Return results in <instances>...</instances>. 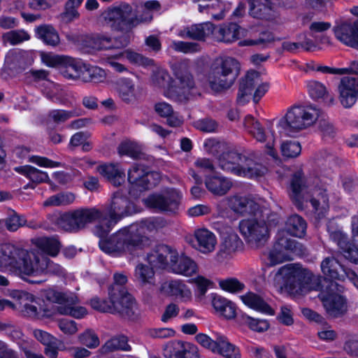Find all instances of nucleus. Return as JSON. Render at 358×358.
<instances>
[{"instance_id": "39448f33", "label": "nucleus", "mask_w": 358, "mask_h": 358, "mask_svg": "<svg viewBox=\"0 0 358 358\" xmlns=\"http://www.w3.org/2000/svg\"><path fill=\"white\" fill-rule=\"evenodd\" d=\"M220 167L241 177L255 178L264 176L266 167L251 156H246L237 152L224 153L219 159Z\"/></svg>"}, {"instance_id": "473e14b6", "label": "nucleus", "mask_w": 358, "mask_h": 358, "mask_svg": "<svg viewBox=\"0 0 358 358\" xmlns=\"http://www.w3.org/2000/svg\"><path fill=\"white\" fill-rule=\"evenodd\" d=\"M327 231L330 238L336 243L338 246L342 250L344 257L352 262V259L348 256V255L354 256L352 253L355 252L352 241L349 242L347 235L331 222L327 225Z\"/></svg>"}, {"instance_id": "f257e3e1", "label": "nucleus", "mask_w": 358, "mask_h": 358, "mask_svg": "<svg viewBox=\"0 0 358 358\" xmlns=\"http://www.w3.org/2000/svg\"><path fill=\"white\" fill-rule=\"evenodd\" d=\"M5 268L31 283L40 284L43 280H29L43 273L61 275L63 268L38 252H29L11 243L0 245V268Z\"/></svg>"}, {"instance_id": "603ef678", "label": "nucleus", "mask_w": 358, "mask_h": 358, "mask_svg": "<svg viewBox=\"0 0 358 358\" xmlns=\"http://www.w3.org/2000/svg\"><path fill=\"white\" fill-rule=\"evenodd\" d=\"M37 247L43 252L55 257L56 256L60 249L59 242L55 238L43 237L37 239Z\"/></svg>"}, {"instance_id": "c9c22d12", "label": "nucleus", "mask_w": 358, "mask_h": 358, "mask_svg": "<svg viewBox=\"0 0 358 358\" xmlns=\"http://www.w3.org/2000/svg\"><path fill=\"white\" fill-rule=\"evenodd\" d=\"M306 222L303 217L295 214L287 219L284 229L280 231H284L287 237L289 234L292 236L301 238L306 234Z\"/></svg>"}, {"instance_id": "4be33fe9", "label": "nucleus", "mask_w": 358, "mask_h": 358, "mask_svg": "<svg viewBox=\"0 0 358 358\" xmlns=\"http://www.w3.org/2000/svg\"><path fill=\"white\" fill-rule=\"evenodd\" d=\"M350 13L358 17V6L350 9ZM335 37L342 43L358 49V20L354 23L341 22L333 29Z\"/></svg>"}, {"instance_id": "052dcab7", "label": "nucleus", "mask_w": 358, "mask_h": 358, "mask_svg": "<svg viewBox=\"0 0 358 358\" xmlns=\"http://www.w3.org/2000/svg\"><path fill=\"white\" fill-rule=\"evenodd\" d=\"M103 348L106 351H114V350H130V346L128 344V340L126 336H120L113 337L106 342L103 345Z\"/></svg>"}, {"instance_id": "423d86ee", "label": "nucleus", "mask_w": 358, "mask_h": 358, "mask_svg": "<svg viewBox=\"0 0 358 358\" xmlns=\"http://www.w3.org/2000/svg\"><path fill=\"white\" fill-rule=\"evenodd\" d=\"M174 79L164 94L178 101L191 99L197 93L195 81L187 62H180L173 66Z\"/></svg>"}, {"instance_id": "aec40b11", "label": "nucleus", "mask_w": 358, "mask_h": 358, "mask_svg": "<svg viewBox=\"0 0 358 358\" xmlns=\"http://www.w3.org/2000/svg\"><path fill=\"white\" fill-rule=\"evenodd\" d=\"M180 193L176 189L170 188L159 194L150 195L145 199L146 205L159 211L175 212L179 206Z\"/></svg>"}, {"instance_id": "0e129e2a", "label": "nucleus", "mask_w": 358, "mask_h": 358, "mask_svg": "<svg viewBox=\"0 0 358 358\" xmlns=\"http://www.w3.org/2000/svg\"><path fill=\"white\" fill-rule=\"evenodd\" d=\"M79 342L90 349L97 348L99 344V338L97 334L92 329H87L78 336Z\"/></svg>"}, {"instance_id": "2f4dec72", "label": "nucleus", "mask_w": 358, "mask_h": 358, "mask_svg": "<svg viewBox=\"0 0 358 358\" xmlns=\"http://www.w3.org/2000/svg\"><path fill=\"white\" fill-rule=\"evenodd\" d=\"M203 3L199 5L201 13H206L215 20H222L231 9V3L226 0H203Z\"/></svg>"}, {"instance_id": "a211bd4d", "label": "nucleus", "mask_w": 358, "mask_h": 358, "mask_svg": "<svg viewBox=\"0 0 358 358\" xmlns=\"http://www.w3.org/2000/svg\"><path fill=\"white\" fill-rule=\"evenodd\" d=\"M226 201L229 208L236 214L247 216L261 213L262 201L257 196L235 194L227 197Z\"/></svg>"}, {"instance_id": "09e8293b", "label": "nucleus", "mask_w": 358, "mask_h": 358, "mask_svg": "<svg viewBox=\"0 0 358 358\" xmlns=\"http://www.w3.org/2000/svg\"><path fill=\"white\" fill-rule=\"evenodd\" d=\"M15 170L29 178L32 182H49V177L46 172L37 169L36 168L26 165L19 167H15Z\"/></svg>"}, {"instance_id": "9b49d317", "label": "nucleus", "mask_w": 358, "mask_h": 358, "mask_svg": "<svg viewBox=\"0 0 358 358\" xmlns=\"http://www.w3.org/2000/svg\"><path fill=\"white\" fill-rule=\"evenodd\" d=\"M301 247L296 241L285 236L284 231H278L275 244L269 251L264 254V259L269 266L282 264L292 260L291 253L300 252Z\"/></svg>"}, {"instance_id": "49530a36", "label": "nucleus", "mask_w": 358, "mask_h": 358, "mask_svg": "<svg viewBox=\"0 0 358 358\" xmlns=\"http://www.w3.org/2000/svg\"><path fill=\"white\" fill-rule=\"evenodd\" d=\"M29 34L24 29H16L3 33L1 41L3 45H17L30 39Z\"/></svg>"}, {"instance_id": "5701e85b", "label": "nucleus", "mask_w": 358, "mask_h": 358, "mask_svg": "<svg viewBox=\"0 0 358 358\" xmlns=\"http://www.w3.org/2000/svg\"><path fill=\"white\" fill-rule=\"evenodd\" d=\"M338 99L344 108H351L358 99V78L343 76L338 85Z\"/></svg>"}, {"instance_id": "bb28decb", "label": "nucleus", "mask_w": 358, "mask_h": 358, "mask_svg": "<svg viewBox=\"0 0 358 358\" xmlns=\"http://www.w3.org/2000/svg\"><path fill=\"white\" fill-rule=\"evenodd\" d=\"M174 255L176 258L171 259L169 263V268L173 273L190 277L199 272V266L192 258L185 255L179 256L176 250Z\"/></svg>"}, {"instance_id": "393cba45", "label": "nucleus", "mask_w": 358, "mask_h": 358, "mask_svg": "<svg viewBox=\"0 0 358 358\" xmlns=\"http://www.w3.org/2000/svg\"><path fill=\"white\" fill-rule=\"evenodd\" d=\"M115 90L118 97L127 103L136 101L139 97V89L129 78L122 77L115 83Z\"/></svg>"}, {"instance_id": "c85d7f7f", "label": "nucleus", "mask_w": 358, "mask_h": 358, "mask_svg": "<svg viewBox=\"0 0 358 358\" xmlns=\"http://www.w3.org/2000/svg\"><path fill=\"white\" fill-rule=\"evenodd\" d=\"M162 290L169 296L179 299L182 302L191 301L192 298L190 288L181 280H172L164 282Z\"/></svg>"}, {"instance_id": "b1692460", "label": "nucleus", "mask_w": 358, "mask_h": 358, "mask_svg": "<svg viewBox=\"0 0 358 358\" xmlns=\"http://www.w3.org/2000/svg\"><path fill=\"white\" fill-rule=\"evenodd\" d=\"M90 43L91 47L97 50L121 49L129 43V41L125 36L113 38L107 34H97L93 36Z\"/></svg>"}, {"instance_id": "a18cd8bd", "label": "nucleus", "mask_w": 358, "mask_h": 358, "mask_svg": "<svg viewBox=\"0 0 358 358\" xmlns=\"http://www.w3.org/2000/svg\"><path fill=\"white\" fill-rule=\"evenodd\" d=\"M64 64L66 66L62 69V73L65 78L72 80L83 79L85 74V64L67 57H66Z\"/></svg>"}, {"instance_id": "9d476101", "label": "nucleus", "mask_w": 358, "mask_h": 358, "mask_svg": "<svg viewBox=\"0 0 358 358\" xmlns=\"http://www.w3.org/2000/svg\"><path fill=\"white\" fill-rule=\"evenodd\" d=\"M103 216V211L96 208H80L62 215L58 220L59 227L65 231H78L88 224L99 221L95 233L97 235L98 226Z\"/></svg>"}, {"instance_id": "0eeeda50", "label": "nucleus", "mask_w": 358, "mask_h": 358, "mask_svg": "<svg viewBox=\"0 0 358 358\" xmlns=\"http://www.w3.org/2000/svg\"><path fill=\"white\" fill-rule=\"evenodd\" d=\"M133 211V203L127 198L122 189L115 192L107 208V213L103 216L97 229V236L103 237L107 235L115 225L124 216L130 215Z\"/></svg>"}, {"instance_id": "f704fd0d", "label": "nucleus", "mask_w": 358, "mask_h": 358, "mask_svg": "<svg viewBox=\"0 0 358 358\" xmlns=\"http://www.w3.org/2000/svg\"><path fill=\"white\" fill-rule=\"evenodd\" d=\"M174 258V250L166 245L159 246L147 256V260L152 268L169 267V263Z\"/></svg>"}, {"instance_id": "e2e57ef3", "label": "nucleus", "mask_w": 358, "mask_h": 358, "mask_svg": "<svg viewBox=\"0 0 358 358\" xmlns=\"http://www.w3.org/2000/svg\"><path fill=\"white\" fill-rule=\"evenodd\" d=\"M221 334L216 332L214 333L213 338H210L209 336L205 334H198L195 336V339L196 342L200 344L202 347L206 349L209 350L212 352H215V350L217 348V341Z\"/></svg>"}, {"instance_id": "412c9836", "label": "nucleus", "mask_w": 358, "mask_h": 358, "mask_svg": "<svg viewBox=\"0 0 358 358\" xmlns=\"http://www.w3.org/2000/svg\"><path fill=\"white\" fill-rule=\"evenodd\" d=\"M110 308L120 306V310L110 311V313H119L123 317L132 318L136 315L137 306L134 299L122 287H113L110 292Z\"/></svg>"}, {"instance_id": "864d4df0", "label": "nucleus", "mask_w": 358, "mask_h": 358, "mask_svg": "<svg viewBox=\"0 0 358 358\" xmlns=\"http://www.w3.org/2000/svg\"><path fill=\"white\" fill-rule=\"evenodd\" d=\"M75 199V195L71 192H61L50 196L44 201L43 205L45 206H66L73 203Z\"/></svg>"}, {"instance_id": "3c124183", "label": "nucleus", "mask_w": 358, "mask_h": 358, "mask_svg": "<svg viewBox=\"0 0 358 358\" xmlns=\"http://www.w3.org/2000/svg\"><path fill=\"white\" fill-rule=\"evenodd\" d=\"M18 297L22 305V311L27 317H36L38 315V308L32 303L35 301V296L27 292H20Z\"/></svg>"}, {"instance_id": "5fc2aeb1", "label": "nucleus", "mask_w": 358, "mask_h": 358, "mask_svg": "<svg viewBox=\"0 0 358 358\" xmlns=\"http://www.w3.org/2000/svg\"><path fill=\"white\" fill-rule=\"evenodd\" d=\"M135 277L141 285L153 284L155 280L153 268L140 264L136 267Z\"/></svg>"}, {"instance_id": "a19ab883", "label": "nucleus", "mask_w": 358, "mask_h": 358, "mask_svg": "<svg viewBox=\"0 0 358 358\" xmlns=\"http://www.w3.org/2000/svg\"><path fill=\"white\" fill-rule=\"evenodd\" d=\"M321 271L325 278L331 280H341L343 275L341 274L343 266L334 257L324 258L320 264Z\"/></svg>"}, {"instance_id": "7c9ffc66", "label": "nucleus", "mask_w": 358, "mask_h": 358, "mask_svg": "<svg viewBox=\"0 0 358 358\" xmlns=\"http://www.w3.org/2000/svg\"><path fill=\"white\" fill-rule=\"evenodd\" d=\"M246 35L247 30L234 22L224 23L215 31L217 40L227 43H234Z\"/></svg>"}, {"instance_id": "4d7b16f0", "label": "nucleus", "mask_w": 358, "mask_h": 358, "mask_svg": "<svg viewBox=\"0 0 358 358\" xmlns=\"http://www.w3.org/2000/svg\"><path fill=\"white\" fill-rule=\"evenodd\" d=\"M169 48L176 52L185 54L194 53L200 51V45L197 43L185 42L181 41H170Z\"/></svg>"}, {"instance_id": "ea45409f", "label": "nucleus", "mask_w": 358, "mask_h": 358, "mask_svg": "<svg viewBox=\"0 0 358 358\" xmlns=\"http://www.w3.org/2000/svg\"><path fill=\"white\" fill-rule=\"evenodd\" d=\"M307 91L310 97L315 101L328 99L329 104H334L335 99L329 95L325 85L317 80H310L306 84Z\"/></svg>"}, {"instance_id": "dca6fc26", "label": "nucleus", "mask_w": 358, "mask_h": 358, "mask_svg": "<svg viewBox=\"0 0 358 358\" xmlns=\"http://www.w3.org/2000/svg\"><path fill=\"white\" fill-rule=\"evenodd\" d=\"M159 179L157 172H148L141 165H134L128 171V180L130 184L129 194L138 196V193L155 186Z\"/></svg>"}, {"instance_id": "f8f14e48", "label": "nucleus", "mask_w": 358, "mask_h": 358, "mask_svg": "<svg viewBox=\"0 0 358 358\" xmlns=\"http://www.w3.org/2000/svg\"><path fill=\"white\" fill-rule=\"evenodd\" d=\"M307 275L308 271L299 265L287 264L280 267L275 273L274 282L292 293L299 294L303 290V283Z\"/></svg>"}, {"instance_id": "338daca9", "label": "nucleus", "mask_w": 358, "mask_h": 358, "mask_svg": "<svg viewBox=\"0 0 358 358\" xmlns=\"http://www.w3.org/2000/svg\"><path fill=\"white\" fill-rule=\"evenodd\" d=\"M194 282L196 284L197 287L196 297L199 301H201L204 299L208 287L211 284V282L210 280L202 275H197L194 279Z\"/></svg>"}, {"instance_id": "c756f323", "label": "nucleus", "mask_w": 358, "mask_h": 358, "mask_svg": "<svg viewBox=\"0 0 358 358\" xmlns=\"http://www.w3.org/2000/svg\"><path fill=\"white\" fill-rule=\"evenodd\" d=\"M205 185L213 195L222 196L231 189L233 182L230 178L219 173L207 176L205 178Z\"/></svg>"}, {"instance_id": "cd10ccee", "label": "nucleus", "mask_w": 358, "mask_h": 358, "mask_svg": "<svg viewBox=\"0 0 358 358\" xmlns=\"http://www.w3.org/2000/svg\"><path fill=\"white\" fill-rule=\"evenodd\" d=\"M31 63L29 52L20 49L9 50L5 58V66L15 73L25 69Z\"/></svg>"}, {"instance_id": "13d9d810", "label": "nucleus", "mask_w": 358, "mask_h": 358, "mask_svg": "<svg viewBox=\"0 0 358 358\" xmlns=\"http://www.w3.org/2000/svg\"><path fill=\"white\" fill-rule=\"evenodd\" d=\"M3 226L10 232H15L27 224V220L23 215L14 213L3 220Z\"/></svg>"}, {"instance_id": "20e7f679", "label": "nucleus", "mask_w": 358, "mask_h": 358, "mask_svg": "<svg viewBox=\"0 0 358 358\" xmlns=\"http://www.w3.org/2000/svg\"><path fill=\"white\" fill-rule=\"evenodd\" d=\"M240 69L239 62L233 57L215 59L207 74L210 88L216 92L229 89L237 78Z\"/></svg>"}, {"instance_id": "680f3d73", "label": "nucleus", "mask_w": 358, "mask_h": 358, "mask_svg": "<svg viewBox=\"0 0 358 358\" xmlns=\"http://www.w3.org/2000/svg\"><path fill=\"white\" fill-rule=\"evenodd\" d=\"M172 80L169 73L164 69L156 71L152 76V83L157 87L164 88V92L171 86Z\"/></svg>"}, {"instance_id": "e433bc0d", "label": "nucleus", "mask_w": 358, "mask_h": 358, "mask_svg": "<svg viewBox=\"0 0 358 358\" xmlns=\"http://www.w3.org/2000/svg\"><path fill=\"white\" fill-rule=\"evenodd\" d=\"M211 299L212 306L216 312L227 319L236 317V307L233 302L216 294H212Z\"/></svg>"}, {"instance_id": "774afa93", "label": "nucleus", "mask_w": 358, "mask_h": 358, "mask_svg": "<svg viewBox=\"0 0 358 358\" xmlns=\"http://www.w3.org/2000/svg\"><path fill=\"white\" fill-rule=\"evenodd\" d=\"M351 226L352 234V241L353 245H355L354 249H355V252L352 253L354 256L351 255H348V256L352 259V262L358 264V215L352 217Z\"/></svg>"}, {"instance_id": "ddd939ff", "label": "nucleus", "mask_w": 358, "mask_h": 358, "mask_svg": "<svg viewBox=\"0 0 358 358\" xmlns=\"http://www.w3.org/2000/svg\"><path fill=\"white\" fill-rule=\"evenodd\" d=\"M238 227L245 241L252 248L263 245L268 238V227L264 220L244 219L239 222Z\"/></svg>"}, {"instance_id": "7ed1b4c3", "label": "nucleus", "mask_w": 358, "mask_h": 358, "mask_svg": "<svg viewBox=\"0 0 358 358\" xmlns=\"http://www.w3.org/2000/svg\"><path fill=\"white\" fill-rule=\"evenodd\" d=\"M290 196L299 208L309 201L316 213L323 216L329 208V196L327 189L319 186V180H308L304 182L302 172H296L291 180Z\"/></svg>"}, {"instance_id": "8fccbe9b", "label": "nucleus", "mask_w": 358, "mask_h": 358, "mask_svg": "<svg viewBox=\"0 0 358 358\" xmlns=\"http://www.w3.org/2000/svg\"><path fill=\"white\" fill-rule=\"evenodd\" d=\"M250 14L256 18H267L272 7L269 0H250Z\"/></svg>"}, {"instance_id": "a878e982", "label": "nucleus", "mask_w": 358, "mask_h": 358, "mask_svg": "<svg viewBox=\"0 0 358 358\" xmlns=\"http://www.w3.org/2000/svg\"><path fill=\"white\" fill-rule=\"evenodd\" d=\"M196 244L195 249L203 255L213 252L216 248L217 240L215 234L206 228L196 229L194 231Z\"/></svg>"}, {"instance_id": "6ab92c4d", "label": "nucleus", "mask_w": 358, "mask_h": 358, "mask_svg": "<svg viewBox=\"0 0 358 358\" xmlns=\"http://www.w3.org/2000/svg\"><path fill=\"white\" fill-rule=\"evenodd\" d=\"M243 124L245 129L254 138L259 142L266 143L268 154L273 158H276L277 152L273 149L275 141L273 131L269 128L266 131L260 122L252 115H247L245 117Z\"/></svg>"}, {"instance_id": "1a4fd4ad", "label": "nucleus", "mask_w": 358, "mask_h": 358, "mask_svg": "<svg viewBox=\"0 0 358 358\" xmlns=\"http://www.w3.org/2000/svg\"><path fill=\"white\" fill-rule=\"evenodd\" d=\"M140 10L137 7H133L126 3H122L117 6L108 9L103 13L105 22L115 29H127L133 28L140 23L149 22L152 20L150 13L146 12V16L139 15Z\"/></svg>"}, {"instance_id": "de8ad7c7", "label": "nucleus", "mask_w": 358, "mask_h": 358, "mask_svg": "<svg viewBox=\"0 0 358 358\" xmlns=\"http://www.w3.org/2000/svg\"><path fill=\"white\" fill-rule=\"evenodd\" d=\"M120 57L126 58L131 64L136 66L148 67L154 66L155 64V61L152 59L144 57L143 55L134 52L131 49H127L119 55H117L115 58Z\"/></svg>"}, {"instance_id": "f03ea898", "label": "nucleus", "mask_w": 358, "mask_h": 358, "mask_svg": "<svg viewBox=\"0 0 358 358\" xmlns=\"http://www.w3.org/2000/svg\"><path fill=\"white\" fill-rule=\"evenodd\" d=\"M163 226L160 218L151 217L122 227L106 240L99 242V247L104 252L118 257L124 255H134L138 250L148 245V232H152Z\"/></svg>"}, {"instance_id": "4468645a", "label": "nucleus", "mask_w": 358, "mask_h": 358, "mask_svg": "<svg viewBox=\"0 0 358 358\" xmlns=\"http://www.w3.org/2000/svg\"><path fill=\"white\" fill-rule=\"evenodd\" d=\"M260 82V76L258 72L255 71H248L240 83L237 95L238 102L241 104H244L248 101L255 87L257 85L253 96L254 101L257 103L269 88L268 83H264L259 84Z\"/></svg>"}, {"instance_id": "bf43d9fd", "label": "nucleus", "mask_w": 358, "mask_h": 358, "mask_svg": "<svg viewBox=\"0 0 358 358\" xmlns=\"http://www.w3.org/2000/svg\"><path fill=\"white\" fill-rule=\"evenodd\" d=\"M105 71L98 66H87L85 65V74L83 80L85 82L100 83L105 80Z\"/></svg>"}, {"instance_id": "2eb2a0df", "label": "nucleus", "mask_w": 358, "mask_h": 358, "mask_svg": "<svg viewBox=\"0 0 358 358\" xmlns=\"http://www.w3.org/2000/svg\"><path fill=\"white\" fill-rule=\"evenodd\" d=\"M46 297L48 300L61 305L57 310L62 315H69L79 319L87 314L85 308L76 306L79 303V299L73 293L49 289Z\"/></svg>"}, {"instance_id": "6e6d98bb", "label": "nucleus", "mask_w": 358, "mask_h": 358, "mask_svg": "<svg viewBox=\"0 0 358 358\" xmlns=\"http://www.w3.org/2000/svg\"><path fill=\"white\" fill-rule=\"evenodd\" d=\"M117 151L120 156L126 155L133 159L141 158L143 155L141 146L131 141L122 142L118 146Z\"/></svg>"}, {"instance_id": "37998d69", "label": "nucleus", "mask_w": 358, "mask_h": 358, "mask_svg": "<svg viewBox=\"0 0 358 358\" xmlns=\"http://www.w3.org/2000/svg\"><path fill=\"white\" fill-rule=\"evenodd\" d=\"M36 36L47 45L55 47L59 44L60 38L57 31L51 25L44 24L35 29Z\"/></svg>"}, {"instance_id": "4c0bfd02", "label": "nucleus", "mask_w": 358, "mask_h": 358, "mask_svg": "<svg viewBox=\"0 0 358 358\" xmlns=\"http://www.w3.org/2000/svg\"><path fill=\"white\" fill-rule=\"evenodd\" d=\"M210 32L208 24H199L187 26L178 31V36L182 38L203 40Z\"/></svg>"}, {"instance_id": "69168bd1", "label": "nucleus", "mask_w": 358, "mask_h": 358, "mask_svg": "<svg viewBox=\"0 0 358 358\" xmlns=\"http://www.w3.org/2000/svg\"><path fill=\"white\" fill-rule=\"evenodd\" d=\"M301 147L299 142L289 141L284 142L281 145V152L284 157L294 158L299 155Z\"/></svg>"}, {"instance_id": "6e6552de", "label": "nucleus", "mask_w": 358, "mask_h": 358, "mask_svg": "<svg viewBox=\"0 0 358 358\" xmlns=\"http://www.w3.org/2000/svg\"><path fill=\"white\" fill-rule=\"evenodd\" d=\"M320 108L313 104L292 107L280 125L287 132H297L313 126L322 115Z\"/></svg>"}, {"instance_id": "72a5a7b5", "label": "nucleus", "mask_w": 358, "mask_h": 358, "mask_svg": "<svg viewBox=\"0 0 358 358\" xmlns=\"http://www.w3.org/2000/svg\"><path fill=\"white\" fill-rule=\"evenodd\" d=\"M242 241L234 232L227 234L223 237L219 250L216 253V259L222 262L231 257L241 245Z\"/></svg>"}, {"instance_id": "58836bf2", "label": "nucleus", "mask_w": 358, "mask_h": 358, "mask_svg": "<svg viewBox=\"0 0 358 358\" xmlns=\"http://www.w3.org/2000/svg\"><path fill=\"white\" fill-rule=\"evenodd\" d=\"M240 297L248 307L266 314L274 315V310L258 294L249 292Z\"/></svg>"}, {"instance_id": "c03bdc74", "label": "nucleus", "mask_w": 358, "mask_h": 358, "mask_svg": "<svg viewBox=\"0 0 358 358\" xmlns=\"http://www.w3.org/2000/svg\"><path fill=\"white\" fill-rule=\"evenodd\" d=\"M99 173L110 180L115 186L120 185L124 182V173L120 169L118 164H104L99 166Z\"/></svg>"}, {"instance_id": "f3484780", "label": "nucleus", "mask_w": 358, "mask_h": 358, "mask_svg": "<svg viewBox=\"0 0 358 358\" xmlns=\"http://www.w3.org/2000/svg\"><path fill=\"white\" fill-rule=\"evenodd\" d=\"M338 284L331 282L327 289L319 294V298L322 301L323 306L327 313L332 317H338L343 315L347 310L346 301L339 293Z\"/></svg>"}, {"instance_id": "79ce46f5", "label": "nucleus", "mask_w": 358, "mask_h": 358, "mask_svg": "<svg viewBox=\"0 0 358 358\" xmlns=\"http://www.w3.org/2000/svg\"><path fill=\"white\" fill-rule=\"evenodd\" d=\"M215 354L224 358H241V353L238 347L229 342L227 336L222 334L218 338Z\"/></svg>"}]
</instances>
